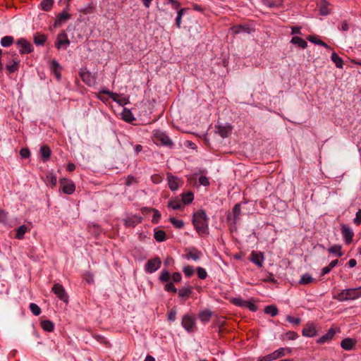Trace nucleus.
Listing matches in <instances>:
<instances>
[{"instance_id":"f257e3e1","label":"nucleus","mask_w":361,"mask_h":361,"mask_svg":"<svg viewBox=\"0 0 361 361\" xmlns=\"http://www.w3.org/2000/svg\"><path fill=\"white\" fill-rule=\"evenodd\" d=\"M209 217L204 210L200 209L195 212L192 215V224L200 236L209 233Z\"/></svg>"},{"instance_id":"f03ea898","label":"nucleus","mask_w":361,"mask_h":361,"mask_svg":"<svg viewBox=\"0 0 361 361\" xmlns=\"http://www.w3.org/2000/svg\"><path fill=\"white\" fill-rule=\"evenodd\" d=\"M361 297V286L355 288H346L341 290L340 293L335 295L334 298L344 302L347 300H356Z\"/></svg>"},{"instance_id":"7ed1b4c3","label":"nucleus","mask_w":361,"mask_h":361,"mask_svg":"<svg viewBox=\"0 0 361 361\" xmlns=\"http://www.w3.org/2000/svg\"><path fill=\"white\" fill-rule=\"evenodd\" d=\"M181 326L188 333L192 334L196 331V318L192 314H185L182 317Z\"/></svg>"},{"instance_id":"20e7f679","label":"nucleus","mask_w":361,"mask_h":361,"mask_svg":"<svg viewBox=\"0 0 361 361\" xmlns=\"http://www.w3.org/2000/svg\"><path fill=\"white\" fill-rule=\"evenodd\" d=\"M153 138L155 142H159L161 145L172 148L173 143L165 132L160 130H154L152 132Z\"/></svg>"},{"instance_id":"39448f33","label":"nucleus","mask_w":361,"mask_h":361,"mask_svg":"<svg viewBox=\"0 0 361 361\" xmlns=\"http://www.w3.org/2000/svg\"><path fill=\"white\" fill-rule=\"evenodd\" d=\"M331 59L335 63L336 68H343L344 64L348 66H350L348 64V61L355 65L361 66V60L348 59L344 62L342 58H341L338 54L334 51L331 54Z\"/></svg>"},{"instance_id":"423d86ee","label":"nucleus","mask_w":361,"mask_h":361,"mask_svg":"<svg viewBox=\"0 0 361 361\" xmlns=\"http://www.w3.org/2000/svg\"><path fill=\"white\" fill-rule=\"evenodd\" d=\"M60 189L66 195H72L75 190V185L71 179L63 178L59 180Z\"/></svg>"},{"instance_id":"0eeeda50","label":"nucleus","mask_w":361,"mask_h":361,"mask_svg":"<svg viewBox=\"0 0 361 361\" xmlns=\"http://www.w3.org/2000/svg\"><path fill=\"white\" fill-rule=\"evenodd\" d=\"M16 44L21 54H30L33 51L32 44L25 38L18 39Z\"/></svg>"},{"instance_id":"6e6552de","label":"nucleus","mask_w":361,"mask_h":361,"mask_svg":"<svg viewBox=\"0 0 361 361\" xmlns=\"http://www.w3.org/2000/svg\"><path fill=\"white\" fill-rule=\"evenodd\" d=\"M51 290L60 300L65 303L68 302V295L61 284L59 283H54Z\"/></svg>"},{"instance_id":"1a4fd4ad","label":"nucleus","mask_w":361,"mask_h":361,"mask_svg":"<svg viewBox=\"0 0 361 361\" xmlns=\"http://www.w3.org/2000/svg\"><path fill=\"white\" fill-rule=\"evenodd\" d=\"M80 76L82 80L88 86H94L96 83V75L88 69H80Z\"/></svg>"},{"instance_id":"9d476101","label":"nucleus","mask_w":361,"mask_h":361,"mask_svg":"<svg viewBox=\"0 0 361 361\" xmlns=\"http://www.w3.org/2000/svg\"><path fill=\"white\" fill-rule=\"evenodd\" d=\"M161 265V261L159 257L150 259L145 265V271L147 273L152 274L157 271Z\"/></svg>"},{"instance_id":"9b49d317","label":"nucleus","mask_w":361,"mask_h":361,"mask_svg":"<svg viewBox=\"0 0 361 361\" xmlns=\"http://www.w3.org/2000/svg\"><path fill=\"white\" fill-rule=\"evenodd\" d=\"M341 232L345 244H350L354 236V232L353 229L348 225L342 224L341 225Z\"/></svg>"},{"instance_id":"f8f14e48","label":"nucleus","mask_w":361,"mask_h":361,"mask_svg":"<svg viewBox=\"0 0 361 361\" xmlns=\"http://www.w3.org/2000/svg\"><path fill=\"white\" fill-rule=\"evenodd\" d=\"M166 180L168 182L169 188L172 191L177 190L180 185L183 183V181L179 178L173 176L171 173H166Z\"/></svg>"},{"instance_id":"ddd939ff","label":"nucleus","mask_w":361,"mask_h":361,"mask_svg":"<svg viewBox=\"0 0 361 361\" xmlns=\"http://www.w3.org/2000/svg\"><path fill=\"white\" fill-rule=\"evenodd\" d=\"M248 259L258 267H262L264 261V253L260 251L257 252L253 250L251 252Z\"/></svg>"},{"instance_id":"4468645a","label":"nucleus","mask_w":361,"mask_h":361,"mask_svg":"<svg viewBox=\"0 0 361 361\" xmlns=\"http://www.w3.org/2000/svg\"><path fill=\"white\" fill-rule=\"evenodd\" d=\"M232 213V215L231 214H228L227 219L232 224L235 225L241 214V206L240 203H237L233 206Z\"/></svg>"},{"instance_id":"2eb2a0df","label":"nucleus","mask_w":361,"mask_h":361,"mask_svg":"<svg viewBox=\"0 0 361 361\" xmlns=\"http://www.w3.org/2000/svg\"><path fill=\"white\" fill-rule=\"evenodd\" d=\"M231 30L235 35H238L241 32L250 34L252 32L255 31V29L248 23L233 25L231 27Z\"/></svg>"},{"instance_id":"dca6fc26","label":"nucleus","mask_w":361,"mask_h":361,"mask_svg":"<svg viewBox=\"0 0 361 361\" xmlns=\"http://www.w3.org/2000/svg\"><path fill=\"white\" fill-rule=\"evenodd\" d=\"M68 9L64 8L56 18L54 27H60L63 23L71 19V15L68 13Z\"/></svg>"},{"instance_id":"f3484780","label":"nucleus","mask_w":361,"mask_h":361,"mask_svg":"<svg viewBox=\"0 0 361 361\" xmlns=\"http://www.w3.org/2000/svg\"><path fill=\"white\" fill-rule=\"evenodd\" d=\"M123 221L125 226L134 228L142 221V217L135 214L125 219Z\"/></svg>"},{"instance_id":"a211bd4d","label":"nucleus","mask_w":361,"mask_h":361,"mask_svg":"<svg viewBox=\"0 0 361 361\" xmlns=\"http://www.w3.org/2000/svg\"><path fill=\"white\" fill-rule=\"evenodd\" d=\"M141 211H142V213L144 214H148V213L152 212L154 213L152 219V223L158 224L159 222L160 219H161V214L157 209L144 207L141 209Z\"/></svg>"},{"instance_id":"6ab92c4d","label":"nucleus","mask_w":361,"mask_h":361,"mask_svg":"<svg viewBox=\"0 0 361 361\" xmlns=\"http://www.w3.org/2000/svg\"><path fill=\"white\" fill-rule=\"evenodd\" d=\"M69 44L70 41L68 39L67 35L62 32L58 35L55 45L58 49H61L63 47H67Z\"/></svg>"},{"instance_id":"aec40b11","label":"nucleus","mask_w":361,"mask_h":361,"mask_svg":"<svg viewBox=\"0 0 361 361\" xmlns=\"http://www.w3.org/2000/svg\"><path fill=\"white\" fill-rule=\"evenodd\" d=\"M302 334L305 337H314L317 335V331L312 323H307L302 331Z\"/></svg>"},{"instance_id":"412c9836","label":"nucleus","mask_w":361,"mask_h":361,"mask_svg":"<svg viewBox=\"0 0 361 361\" xmlns=\"http://www.w3.org/2000/svg\"><path fill=\"white\" fill-rule=\"evenodd\" d=\"M202 256V252L200 250H198L195 247H192L188 250V252L186 253L185 258L186 259H192L194 261L199 260L201 257Z\"/></svg>"},{"instance_id":"4be33fe9","label":"nucleus","mask_w":361,"mask_h":361,"mask_svg":"<svg viewBox=\"0 0 361 361\" xmlns=\"http://www.w3.org/2000/svg\"><path fill=\"white\" fill-rule=\"evenodd\" d=\"M336 334V331L335 330L333 329V328H331L328 330V331L324 334L322 336H321L317 341V343L318 344H324L326 343H328L330 341L332 340V338H334V335Z\"/></svg>"},{"instance_id":"5701e85b","label":"nucleus","mask_w":361,"mask_h":361,"mask_svg":"<svg viewBox=\"0 0 361 361\" xmlns=\"http://www.w3.org/2000/svg\"><path fill=\"white\" fill-rule=\"evenodd\" d=\"M292 352L290 348H280L279 349L271 353L274 360H277L285 356L287 354H290Z\"/></svg>"},{"instance_id":"b1692460","label":"nucleus","mask_w":361,"mask_h":361,"mask_svg":"<svg viewBox=\"0 0 361 361\" xmlns=\"http://www.w3.org/2000/svg\"><path fill=\"white\" fill-rule=\"evenodd\" d=\"M192 289L190 286L182 287L178 291V296L182 299H187L192 293Z\"/></svg>"},{"instance_id":"393cba45","label":"nucleus","mask_w":361,"mask_h":361,"mask_svg":"<svg viewBox=\"0 0 361 361\" xmlns=\"http://www.w3.org/2000/svg\"><path fill=\"white\" fill-rule=\"evenodd\" d=\"M357 341L350 338H346L342 340L341 343V348L345 350H352L355 345Z\"/></svg>"},{"instance_id":"a878e982","label":"nucleus","mask_w":361,"mask_h":361,"mask_svg":"<svg viewBox=\"0 0 361 361\" xmlns=\"http://www.w3.org/2000/svg\"><path fill=\"white\" fill-rule=\"evenodd\" d=\"M213 313L209 310H204L199 312L198 317L202 323H208Z\"/></svg>"},{"instance_id":"bb28decb","label":"nucleus","mask_w":361,"mask_h":361,"mask_svg":"<svg viewBox=\"0 0 361 361\" xmlns=\"http://www.w3.org/2000/svg\"><path fill=\"white\" fill-rule=\"evenodd\" d=\"M40 154L43 162H47L51 157V151L48 145H42L40 147Z\"/></svg>"},{"instance_id":"cd10ccee","label":"nucleus","mask_w":361,"mask_h":361,"mask_svg":"<svg viewBox=\"0 0 361 361\" xmlns=\"http://www.w3.org/2000/svg\"><path fill=\"white\" fill-rule=\"evenodd\" d=\"M168 207L173 209H180L184 207L180 199L178 197L172 198L168 202Z\"/></svg>"},{"instance_id":"c85d7f7f","label":"nucleus","mask_w":361,"mask_h":361,"mask_svg":"<svg viewBox=\"0 0 361 361\" xmlns=\"http://www.w3.org/2000/svg\"><path fill=\"white\" fill-rule=\"evenodd\" d=\"M307 39L308 41H310V42L314 43L315 44L322 46L329 49H331L330 46H329L326 42H324L322 39H319L316 35H309L307 37Z\"/></svg>"},{"instance_id":"c756f323","label":"nucleus","mask_w":361,"mask_h":361,"mask_svg":"<svg viewBox=\"0 0 361 361\" xmlns=\"http://www.w3.org/2000/svg\"><path fill=\"white\" fill-rule=\"evenodd\" d=\"M44 181L47 185L54 188L56 186L57 183L56 176L53 173L49 172L46 175V178Z\"/></svg>"},{"instance_id":"7c9ffc66","label":"nucleus","mask_w":361,"mask_h":361,"mask_svg":"<svg viewBox=\"0 0 361 361\" xmlns=\"http://www.w3.org/2000/svg\"><path fill=\"white\" fill-rule=\"evenodd\" d=\"M34 43L37 46H43L47 41V36L44 34L37 32L34 35Z\"/></svg>"},{"instance_id":"2f4dec72","label":"nucleus","mask_w":361,"mask_h":361,"mask_svg":"<svg viewBox=\"0 0 361 361\" xmlns=\"http://www.w3.org/2000/svg\"><path fill=\"white\" fill-rule=\"evenodd\" d=\"M193 200H194V194L190 191L183 192L181 195L180 200H181L183 206L185 204H190L193 201Z\"/></svg>"},{"instance_id":"473e14b6","label":"nucleus","mask_w":361,"mask_h":361,"mask_svg":"<svg viewBox=\"0 0 361 361\" xmlns=\"http://www.w3.org/2000/svg\"><path fill=\"white\" fill-rule=\"evenodd\" d=\"M290 42L297 44L302 49H305L307 47V42L300 37L295 36L291 38Z\"/></svg>"},{"instance_id":"72a5a7b5","label":"nucleus","mask_w":361,"mask_h":361,"mask_svg":"<svg viewBox=\"0 0 361 361\" xmlns=\"http://www.w3.org/2000/svg\"><path fill=\"white\" fill-rule=\"evenodd\" d=\"M328 252L336 257H342L343 255V252H342V245H334L331 246L328 249Z\"/></svg>"},{"instance_id":"f704fd0d","label":"nucleus","mask_w":361,"mask_h":361,"mask_svg":"<svg viewBox=\"0 0 361 361\" xmlns=\"http://www.w3.org/2000/svg\"><path fill=\"white\" fill-rule=\"evenodd\" d=\"M189 8H182L177 11V16L176 18V25L178 28L181 27V19L183 15H185L188 11H189Z\"/></svg>"},{"instance_id":"c9c22d12","label":"nucleus","mask_w":361,"mask_h":361,"mask_svg":"<svg viewBox=\"0 0 361 361\" xmlns=\"http://www.w3.org/2000/svg\"><path fill=\"white\" fill-rule=\"evenodd\" d=\"M42 329L47 332H52L54 330V324L50 320H43L40 323Z\"/></svg>"},{"instance_id":"e433bc0d","label":"nucleus","mask_w":361,"mask_h":361,"mask_svg":"<svg viewBox=\"0 0 361 361\" xmlns=\"http://www.w3.org/2000/svg\"><path fill=\"white\" fill-rule=\"evenodd\" d=\"M314 281L315 279L310 274L306 273L301 276L298 283L300 285H308Z\"/></svg>"},{"instance_id":"4c0bfd02","label":"nucleus","mask_w":361,"mask_h":361,"mask_svg":"<svg viewBox=\"0 0 361 361\" xmlns=\"http://www.w3.org/2000/svg\"><path fill=\"white\" fill-rule=\"evenodd\" d=\"M54 3V0H42L39 6L42 11H49L51 10Z\"/></svg>"},{"instance_id":"58836bf2","label":"nucleus","mask_w":361,"mask_h":361,"mask_svg":"<svg viewBox=\"0 0 361 361\" xmlns=\"http://www.w3.org/2000/svg\"><path fill=\"white\" fill-rule=\"evenodd\" d=\"M283 0H262L263 4L269 8L280 7L283 4Z\"/></svg>"},{"instance_id":"ea45409f","label":"nucleus","mask_w":361,"mask_h":361,"mask_svg":"<svg viewBox=\"0 0 361 361\" xmlns=\"http://www.w3.org/2000/svg\"><path fill=\"white\" fill-rule=\"evenodd\" d=\"M264 312L267 314H269L271 317H275L279 314V310L274 305H267L264 307Z\"/></svg>"},{"instance_id":"a19ab883","label":"nucleus","mask_w":361,"mask_h":361,"mask_svg":"<svg viewBox=\"0 0 361 361\" xmlns=\"http://www.w3.org/2000/svg\"><path fill=\"white\" fill-rule=\"evenodd\" d=\"M28 228L25 225L19 226L16 230L15 238L18 240H22L24 238V235L27 232Z\"/></svg>"},{"instance_id":"79ce46f5","label":"nucleus","mask_w":361,"mask_h":361,"mask_svg":"<svg viewBox=\"0 0 361 361\" xmlns=\"http://www.w3.org/2000/svg\"><path fill=\"white\" fill-rule=\"evenodd\" d=\"M338 264V259H334V260H332L329 264L325 267H324L322 269V273H321V275L322 276H324L327 274H329L331 269L335 267L336 266H337V264Z\"/></svg>"},{"instance_id":"37998d69","label":"nucleus","mask_w":361,"mask_h":361,"mask_svg":"<svg viewBox=\"0 0 361 361\" xmlns=\"http://www.w3.org/2000/svg\"><path fill=\"white\" fill-rule=\"evenodd\" d=\"M231 132L230 126H218V133L221 137H227Z\"/></svg>"},{"instance_id":"c03bdc74","label":"nucleus","mask_w":361,"mask_h":361,"mask_svg":"<svg viewBox=\"0 0 361 361\" xmlns=\"http://www.w3.org/2000/svg\"><path fill=\"white\" fill-rule=\"evenodd\" d=\"M14 42V38L12 36H5L1 39V45L4 47H9Z\"/></svg>"},{"instance_id":"a18cd8bd","label":"nucleus","mask_w":361,"mask_h":361,"mask_svg":"<svg viewBox=\"0 0 361 361\" xmlns=\"http://www.w3.org/2000/svg\"><path fill=\"white\" fill-rule=\"evenodd\" d=\"M154 238L157 242H163L166 240V233L163 230H155Z\"/></svg>"},{"instance_id":"49530a36","label":"nucleus","mask_w":361,"mask_h":361,"mask_svg":"<svg viewBox=\"0 0 361 361\" xmlns=\"http://www.w3.org/2000/svg\"><path fill=\"white\" fill-rule=\"evenodd\" d=\"M171 278L170 272L166 269L162 270L159 275V281L162 283L169 282Z\"/></svg>"},{"instance_id":"de8ad7c7","label":"nucleus","mask_w":361,"mask_h":361,"mask_svg":"<svg viewBox=\"0 0 361 361\" xmlns=\"http://www.w3.org/2000/svg\"><path fill=\"white\" fill-rule=\"evenodd\" d=\"M169 221L177 228H182L185 225L183 220L177 219L175 217H170Z\"/></svg>"},{"instance_id":"09e8293b","label":"nucleus","mask_w":361,"mask_h":361,"mask_svg":"<svg viewBox=\"0 0 361 361\" xmlns=\"http://www.w3.org/2000/svg\"><path fill=\"white\" fill-rule=\"evenodd\" d=\"M30 310L35 316H38L41 313L40 307L35 303L30 304Z\"/></svg>"},{"instance_id":"8fccbe9b","label":"nucleus","mask_w":361,"mask_h":361,"mask_svg":"<svg viewBox=\"0 0 361 361\" xmlns=\"http://www.w3.org/2000/svg\"><path fill=\"white\" fill-rule=\"evenodd\" d=\"M138 180L133 175H128L126 178V185L130 186L133 184L137 183Z\"/></svg>"},{"instance_id":"3c124183","label":"nucleus","mask_w":361,"mask_h":361,"mask_svg":"<svg viewBox=\"0 0 361 361\" xmlns=\"http://www.w3.org/2000/svg\"><path fill=\"white\" fill-rule=\"evenodd\" d=\"M166 1L164 3L165 4H170L172 8L177 11L180 9L181 4L178 0H166Z\"/></svg>"},{"instance_id":"603ef678","label":"nucleus","mask_w":361,"mask_h":361,"mask_svg":"<svg viewBox=\"0 0 361 361\" xmlns=\"http://www.w3.org/2000/svg\"><path fill=\"white\" fill-rule=\"evenodd\" d=\"M176 310L175 308L171 309L167 313V319L170 322H173L176 319Z\"/></svg>"},{"instance_id":"864d4df0","label":"nucleus","mask_w":361,"mask_h":361,"mask_svg":"<svg viewBox=\"0 0 361 361\" xmlns=\"http://www.w3.org/2000/svg\"><path fill=\"white\" fill-rule=\"evenodd\" d=\"M244 307L247 308L249 310L253 312H256L258 310L257 305H255L254 302L250 300L245 301Z\"/></svg>"},{"instance_id":"5fc2aeb1","label":"nucleus","mask_w":361,"mask_h":361,"mask_svg":"<svg viewBox=\"0 0 361 361\" xmlns=\"http://www.w3.org/2000/svg\"><path fill=\"white\" fill-rule=\"evenodd\" d=\"M197 274L198 278L200 279H205L207 277V271L204 268L200 267L197 268Z\"/></svg>"},{"instance_id":"6e6d98bb","label":"nucleus","mask_w":361,"mask_h":361,"mask_svg":"<svg viewBox=\"0 0 361 361\" xmlns=\"http://www.w3.org/2000/svg\"><path fill=\"white\" fill-rule=\"evenodd\" d=\"M183 271L186 277H190L194 274V268L192 266L188 265L183 267Z\"/></svg>"},{"instance_id":"4d7b16f0","label":"nucleus","mask_w":361,"mask_h":361,"mask_svg":"<svg viewBox=\"0 0 361 361\" xmlns=\"http://www.w3.org/2000/svg\"><path fill=\"white\" fill-rule=\"evenodd\" d=\"M164 290L167 292H171L173 293H176L178 291L173 282H167L164 286Z\"/></svg>"},{"instance_id":"13d9d810","label":"nucleus","mask_w":361,"mask_h":361,"mask_svg":"<svg viewBox=\"0 0 361 361\" xmlns=\"http://www.w3.org/2000/svg\"><path fill=\"white\" fill-rule=\"evenodd\" d=\"M99 94H107L111 99H112L114 101H116V94L109 91V90L107 89H102L99 92Z\"/></svg>"},{"instance_id":"bf43d9fd","label":"nucleus","mask_w":361,"mask_h":361,"mask_svg":"<svg viewBox=\"0 0 361 361\" xmlns=\"http://www.w3.org/2000/svg\"><path fill=\"white\" fill-rule=\"evenodd\" d=\"M245 301L243 300L241 298H235L232 300L233 304L238 307H244V305L245 304Z\"/></svg>"},{"instance_id":"052dcab7","label":"nucleus","mask_w":361,"mask_h":361,"mask_svg":"<svg viewBox=\"0 0 361 361\" xmlns=\"http://www.w3.org/2000/svg\"><path fill=\"white\" fill-rule=\"evenodd\" d=\"M50 73L52 76H54L58 81L61 80V73L60 72V69H49Z\"/></svg>"},{"instance_id":"680f3d73","label":"nucleus","mask_w":361,"mask_h":361,"mask_svg":"<svg viewBox=\"0 0 361 361\" xmlns=\"http://www.w3.org/2000/svg\"><path fill=\"white\" fill-rule=\"evenodd\" d=\"M7 219H8V213L5 210L0 208V223L5 224V223H6Z\"/></svg>"},{"instance_id":"e2e57ef3","label":"nucleus","mask_w":361,"mask_h":361,"mask_svg":"<svg viewBox=\"0 0 361 361\" xmlns=\"http://www.w3.org/2000/svg\"><path fill=\"white\" fill-rule=\"evenodd\" d=\"M162 176L159 174H153L151 176V180L154 184H159L162 181Z\"/></svg>"},{"instance_id":"0e129e2a","label":"nucleus","mask_w":361,"mask_h":361,"mask_svg":"<svg viewBox=\"0 0 361 361\" xmlns=\"http://www.w3.org/2000/svg\"><path fill=\"white\" fill-rule=\"evenodd\" d=\"M285 336L288 340H295L298 337V335L295 331H288L286 333Z\"/></svg>"},{"instance_id":"69168bd1","label":"nucleus","mask_w":361,"mask_h":361,"mask_svg":"<svg viewBox=\"0 0 361 361\" xmlns=\"http://www.w3.org/2000/svg\"><path fill=\"white\" fill-rule=\"evenodd\" d=\"M286 320L294 325H298L301 321L300 318H295L290 315L286 316Z\"/></svg>"},{"instance_id":"338daca9","label":"nucleus","mask_w":361,"mask_h":361,"mask_svg":"<svg viewBox=\"0 0 361 361\" xmlns=\"http://www.w3.org/2000/svg\"><path fill=\"white\" fill-rule=\"evenodd\" d=\"M353 223L356 226H359L361 224V209H359L355 214V217L353 219Z\"/></svg>"},{"instance_id":"774afa93","label":"nucleus","mask_w":361,"mask_h":361,"mask_svg":"<svg viewBox=\"0 0 361 361\" xmlns=\"http://www.w3.org/2000/svg\"><path fill=\"white\" fill-rule=\"evenodd\" d=\"M274 360L271 353L264 356H261L257 358V361H273Z\"/></svg>"}]
</instances>
